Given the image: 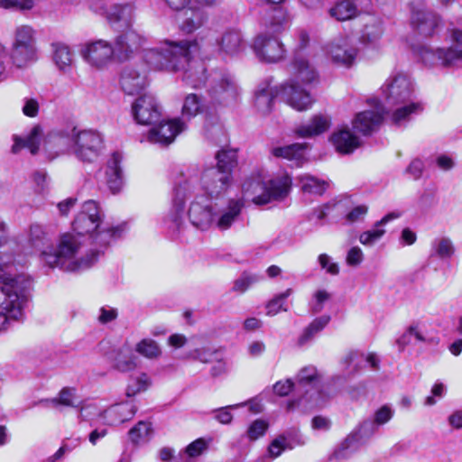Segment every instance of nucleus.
<instances>
[{
    "label": "nucleus",
    "instance_id": "16",
    "mask_svg": "<svg viewBox=\"0 0 462 462\" xmlns=\"http://www.w3.org/2000/svg\"><path fill=\"white\" fill-rule=\"evenodd\" d=\"M118 34L115 39L114 46L116 56L120 60L129 59L138 51L145 42V38L133 27L116 32Z\"/></svg>",
    "mask_w": 462,
    "mask_h": 462
},
{
    "label": "nucleus",
    "instance_id": "45",
    "mask_svg": "<svg viewBox=\"0 0 462 462\" xmlns=\"http://www.w3.org/2000/svg\"><path fill=\"white\" fill-rule=\"evenodd\" d=\"M330 321V316L323 315L316 318L298 338V346H303L312 340L314 336L321 331Z\"/></svg>",
    "mask_w": 462,
    "mask_h": 462
},
{
    "label": "nucleus",
    "instance_id": "13",
    "mask_svg": "<svg viewBox=\"0 0 462 462\" xmlns=\"http://www.w3.org/2000/svg\"><path fill=\"white\" fill-rule=\"evenodd\" d=\"M245 200L242 198H232L222 205H215L214 228L225 232L232 228L242 217Z\"/></svg>",
    "mask_w": 462,
    "mask_h": 462
},
{
    "label": "nucleus",
    "instance_id": "25",
    "mask_svg": "<svg viewBox=\"0 0 462 462\" xmlns=\"http://www.w3.org/2000/svg\"><path fill=\"white\" fill-rule=\"evenodd\" d=\"M366 363L373 370L377 371L380 367V359L374 353L364 354L359 351H349L342 359V364L346 365V375L350 376L358 373L363 368V363Z\"/></svg>",
    "mask_w": 462,
    "mask_h": 462
},
{
    "label": "nucleus",
    "instance_id": "31",
    "mask_svg": "<svg viewBox=\"0 0 462 462\" xmlns=\"http://www.w3.org/2000/svg\"><path fill=\"white\" fill-rule=\"evenodd\" d=\"M218 51L223 57H234L244 48L241 32L235 29L226 30L217 42Z\"/></svg>",
    "mask_w": 462,
    "mask_h": 462
},
{
    "label": "nucleus",
    "instance_id": "48",
    "mask_svg": "<svg viewBox=\"0 0 462 462\" xmlns=\"http://www.w3.org/2000/svg\"><path fill=\"white\" fill-rule=\"evenodd\" d=\"M291 23V17L286 9L282 7L273 8L272 15L266 22V26L273 32H282Z\"/></svg>",
    "mask_w": 462,
    "mask_h": 462
},
{
    "label": "nucleus",
    "instance_id": "21",
    "mask_svg": "<svg viewBox=\"0 0 462 462\" xmlns=\"http://www.w3.org/2000/svg\"><path fill=\"white\" fill-rule=\"evenodd\" d=\"M231 176L227 171L216 167L205 170L201 176V186L211 199H217L225 193L230 185Z\"/></svg>",
    "mask_w": 462,
    "mask_h": 462
},
{
    "label": "nucleus",
    "instance_id": "15",
    "mask_svg": "<svg viewBox=\"0 0 462 462\" xmlns=\"http://www.w3.org/2000/svg\"><path fill=\"white\" fill-rule=\"evenodd\" d=\"M411 23L414 29L423 35H431L438 26L439 19L429 10L422 0H415L410 4Z\"/></svg>",
    "mask_w": 462,
    "mask_h": 462
},
{
    "label": "nucleus",
    "instance_id": "11",
    "mask_svg": "<svg viewBox=\"0 0 462 462\" xmlns=\"http://www.w3.org/2000/svg\"><path fill=\"white\" fill-rule=\"evenodd\" d=\"M385 103L388 106H397L403 102L415 100V88L411 77L398 72L390 76L381 88Z\"/></svg>",
    "mask_w": 462,
    "mask_h": 462
},
{
    "label": "nucleus",
    "instance_id": "43",
    "mask_svg": "<svg viewBox=\"0 0 462 462\" xmlns=\"http://www.w3.org/2000/svg\"><path fill=\"white\" fill-rule=\"evenodd\" d=\"M299 182L301 190L305 193L313 195H322L328 187V183L310 174H303L299 176Z\"/></svg>",
    "mask_w": 462,
    "mask_h": 462
},
{
    "label": "nucleus",
    "instance_id": "58",
    "mask_svg": "<svg viewBox=\"0 0 462 462\" xmlns=\"http://www.w3.org/2000/svg\"><path fill=\"white\" fill-rule=\"evenodd\" d=\"M103 411L93 402H84L79 406V418L82 420L92 421L97 418H102Z\"/></svg>",
    "mask_w": 462,
    "mask_h": 462
},
{
    "label": "nucleus",
    "instance_id": "40",
    "mask_svg": "<svg viewBox=\"0 0 462 462\" xmlns=\"http://www.w3.org/2000/svg\"><path fill=\"white\" fill-rule=\"evenodd\" d=\"M383 33V21L379 17H370L364 24L360 39L363 42L375 43Z\"/></svg>",
    "mask_w": 462,
    "mask_h": 462
},
{
    "label": "nucleus",
    "instance_id": "5",
    "mask_svg": "<svg viewBox=\"0 0 462 462\" xmlns=\"http://www.w3.org/2000/svg\"><path fill=\"white\" fill-rule=\"evenodd\" d=\"M13 263V260L4 261L0 257V290L5 295L0 302V330L7 328L11 320L23 319L32 285L31 280L24 274L11 273Z\"/></svg>",
    "mask_w": 462,
    "mask_h": 462
},
{
    "label": "nucleus",
    "instance_id": "34",
    "mask_svg": "<svg viewBox=\"0 0 462 462\" xmlns=\"http://www.w3.org/2000/svg\"><path fill=\"white\" fill-rule=\"evenodd\" d=\"M336 150L343 154L352 153L360 146L359 138L348 128H342L336 131L330 137Z\"/></svg>",
    "mask_w": 462,
    "mask_h": 462
},
{
    "label": "nucleus",
    "instance_id": "4",
    "mask_svg": "<svg viewBox=\"0 0 462 462\" xmlns=\"http://www.w3.org/2000/svg\"><path fill=\"white\" fill-rule=\"evenodd\" d=\"M102 143L103 138L98 132L73 127L48 134L43 149L50 160L70 153L79 161L90 162L98 157Z\"/></svg>",
    "mask_w": 462,
    "mask_h": 462
},
{
    "label": "nucleus",
    "instance_id": "52",
    "mask_svg": "<svg viewBox=\"0 0 462 462\" xmlns=\"http://www.w3.org/2000/svg\"><path fill=\"white\" fill-rule=\"evenodd\" d=\"M76 389L64 387L62 388L57 398L51 400H42L40 402H50L54 406L63 405L67 407H77Z\"/></svg>",
    "mask_w": 462,
    "mask_h": 462
},
{
    "label": "nucleus",
    "instance_id": "7",
    "mask_svg": "<svg viewBox=\"0 0 462 462\" xmlns=\"http://www.w3.org/2000/svg\"><path fill=\"white\" fill-rule=\"evenodd\" d=\"M37 32L29 24L16 25L11 34L10 59L19 69L37 60Z\"/></svg>",
    "mask_w": 462,
    "mask_h": 462
},
{
    "label": "nucleus",
    "instance_id": "59",
    "mask_svg": "<svg viewBox=\"0 0 462 462\" xmlns=\"http://www.w3.org/2000/svg\"><path fill=\"white\" fill-rule=\"evenodd\" d=\"M268 429V423L263 420H255L253 421L246 431V437L249 440L254 441L263 436Z\"/></svg>",
    "mask_w": 462,
    "mask_h": 462
},
{
    "label": "nucleus",
    "instance_id": "18",
    "mask_svg": "<svg viewBox=\"0 0 462 462\" xmlns=\"http://www.w3.org/2000/svg\"><path fill=\"white\" fill-rule=\"evenodd\" d=\"M132 115L137 124L152 125L160 119L161 111L155 97L151 94H144L132 104Z\"/></svg>",
    "mask_w": 462,
    "mask_h": 462
},
{
    "label": "nucleus",
    "instance_id": "30",
    "mask_svg": "<svg viewBox=\"0 0 462 462\" xmlns=\"http://www.w3.org/2000/svg\"><path fill=\"white\" fill-rule=\"evenodd\" d=\"M120 84L127 95L138 94L147 85L146 75L134 68L127 67L121 74Z\"/></svg>",
    "mask_w": 462,
    "mask_h": 462
},
{
    "label": "nucleus",
    "instance_id": "41",
    "mask_svg": "<svg viewBox=\"0 0 462 462\" xmlns=\"http://www.w3.org/2000/svg\"><path fill=\"white\" fill-rule=\"evenodd\" d=\"M138 365L137 356H134L130 347L123 346L114 359V367L120 372H130Z\"/></svg>",
    "mask_w": 462,
    "mask_h": 462
},
{
    "label": "nucleus",
    "instance_id": "57",
    "mask_svg": "<svg viewBox=\"0 0 462 462\" xmlns=\"http://www.w3.org/2000/svg\"><path fill=\"white\" fill-rule=\"evenodd\" d=\"M385 234V230L381 227H374L371 230L364 231L359 235V242L365 245L371 247L374 245Z\"/></svg>",
    "mask_w": 462,
    "mask_h": 462
},
{
    "label": "nucleus",
    "instance_id": "38",
    "mask_svg": "<svg viewBox=\"0 0 462 462\" xmlns=\"http://www.w3.org/2000/svg\"><path fill=\"white\" fill-rule=\"evenodd\" d=\"M455 245L452 239L448 236H442L435 237L430 243V258H435L446 262L449 261L455 255Z\"/></svg>",
    "mask_w": 462,
    "mask_h": 462
},
{
    "label": "nucleus",
    "instance_id": "28",
    "mask_svg": "<svg viewBox=\"0 0 462 462\" xmlns=\"http://www.w3.org/2000/svg\"><path fill=\"white\" fill-rule=\"evenodd\" d=\"M291 80V78L285 83L282 84L279 88L275 89H273L268 82L262 83L255 91V106L258 111L263 114L269 113L273 106V98L276 96H280L282 100L289 105L282 97V88Z\"/></svg>",
    "mask_w": 462,
    "mask_h": 462
},
{
    "label": "nucleus",
    "instance_id": "56",
    "mask_svg": "<svg viewBox=\"0 0 462 462\" xmlns=\"http://www.w3.org/2000/svg\"><path fill=\"white\" fill-rule=\"evenodd\" d=\"M151 384V379L146 374H142L135 377L126 388L128 397L134 396L138 393L144 392Z\"/></svg>",
    "mask_w": 462,
    "mask_h": 462
},
{
    "label": "nucleus",
    "instance_id": "36",
    "mask_svg": "<svg viewBox=\"0 0 462 462\" xmlns=\"http://www.w3.org/2000/svg\"><path fill=\"white\" fill-rule=\"evenodd\" d=\"M320 377L321 376L315 366L309 365L303 367L296 376V392H305V393L308 394L310 390H316L320 382ZM315 393L319 395V393L317 391H315Z\"/></svg>",
    "mask_w": 462,
    "mask_h": 462
},
{
    "label": "nucleus",
    "instance_id": "50",
    "mask_svg": "<svg viewBox=\"0 0 462 462\" xmlns=\"http://www.w3.org/2000/svg\"><path fill=\"white\" fill-rule=\"evenodd\" d=\"M152 423L141 420L128 431V436L134 444H141L147 442L152 437Z\"/></svg>",
    "mask_w": 462,
    "mask_h": 462
},
{
    "label": "nucleus",
    "instance_id": "24",
    "mask_svg": "<svg viewBox=\"0 0 462 462\" xmlns=\"http://www.w3.org/2000/svg\"><path fill=\"white\" fill-rule=\"evenodd\" d=\"M135 7L132 4H116L111 5L106 18L115 32L133 27Z\"/></svg>",
    "mask_w": 462,
    "mask_h": 462
},
{
    "label": "nucleus",
    "instance_id": "20",
    "mask_svg": "<svg viewBox=\"0 0 462 462\" xmlns=\"http://www.w3.org/2000/svg\"><path fill=\"white\" fill-rule=\"evenodd\" d=\"M373 109L358 113L353 120V127L364 135L377 130L383 122L384 108L377 99H371Z\"/></svg>",
    "mask_w": 462,
    "mask_h": 462
},
{
    "label": "nucleus",
    "instance_id": "61",
    "mask_svg": "<svg viewBox=\"0 0 462 462\" xmlns=\"http://www.w3.org/2000/svg\"><path fill=\"white\" fill-rule=\"evenodd\" d=\"M287 449H291V446L290 444H285L284 438L280 437L279 435L270 443L268 447V454L272 458H276Z\"/></svg>",
    "mask_w": 462,
    "mask_h": 462
},
{
    "label": "nucleus",
    "instance_id": "12",
    "mask_svg": "<svg viewBox=\"0 0 462 462\" xmlns=\"http://www.w3.org/2000/svg\"><path fill=\"white\" fill-rule=\"evenodd\" d=\"M253 50L260 61L268 64L282 61L287 54L282 42L268 32L260 33L254 38Z\"/></svg>",
    "mask_w": 462,
    "mask_h": 462
},
{
    "label": "nucleus",
    "instance_id": "51",
    "mask_svg": "<svg viewBox=\"0 0 462 462\" xmlns=\"http://www.w3.org/2000/svg\"><path fill=\"white\" fill-rule=\"evenodd\" d=\"M262 279L263 277L259 274L244 272L236 280H235L232 291L240 294L244 293Z\"/></svg>",
    "mask_w": 462,
    "mask_h": 462
},
{
    "label": "nucleus",
    "instance_id": "63",
    "mask_svg": "<svg viewBox=\"0 0 462 462\" xmlns=\"http://www.w3.org/2000/svg\"><path fill=\"white\" fill-rule=\"evenodd\" d=\"M219 356V352L210 348L196 349L193 353V357L202 363H211Z\"/></svg>",
    "mask_w": 462,
    "mask_h": 462
},
{
    "label": "nucleus",
    "instance_id": "42",
    "mask_svg": "<svg viewBox=\"0 0 462 462\" xmlns=\"http://www.w3.org/2000/svg\"><path fill=\"white\" fill-rule=\"evenodd\" d=\"M134 351L148 360H158L162 355V350L159 343L149 337L143 338L137 342L134 346Z\"/></svg>",
    "mask_w": 462,
    "mask_h": 462
},
{
    "label": "nucleus",
    "instance_id": "46",
    "mask_svg": "<svg viewBox=\"0 0 462 462\" xmlns=\"http://www.w3.org/2000/svg\"><path fill=\"white\" fill-rule=\"evenodd\" d=\"M331 17L337 21H346L356 16L357 5L351 0H343L329 9Z\"/></svg>",
    "mask_w": 462,
    "mask_h": 462
},
{
    "label": "nucleus",
    "instance_id": "14",
    "mask_svg": "<svg viewBox=\"0 0 462 462\" xmlns=\"http://www.w3.org/2000/svg\"><path fill=\"white\" fill-rule=\"evenodd\" d=\"M324 51L332 62L348 68L354 63L358 49L348 37L340 36L329 42Z\"/></svg>",
    "mask_w": 462,
    "mask_h": 462
},
{
    "label": "nucleus",
    "instance_id": "33",
    "mask_svg": "<svg viewBox=\"0 0 462 462\" xmlns=\"http://www.w3.org/2000/svg\"><path fill=\"white\" fill-rule=\"evenodd\" d=\"M122 156L114 152L106 169V184L112 193L119 192L124 185L123 171L120 166Z\"/></svg>",
    "mask_w": 462,
    "mask_h": 462
},
{
    "label": "nucleus",
    "instance_id": "49",
    "mask_svg": "<svg viewBox=\"0 0 462 462\" xmlns=\"http://www.w3.org/2000/svg\"><path fill=\"white\" fill-rule=\"evenodd\" d=\"M206 106L202 103L200 97L197 94H189L183 101L181 115L188 120L196 116L205 110Z\"/></svg>",
    "mask_w": 462,
    "mask_h": 462
},
{
    "label": "nucleus",
    "instance_id": "6",
    "mask_svg": "<svg viewBox=\"0 0 462 462\" xmlns=\"http://www.w3.org/2000/svg\"><path fill=\"white\" fill-rule=\"evenodd\" d=\"M104 214L95 200L85 201L73 223V230L79 236L88 235L92 244L103 251L120 239L126 230L125 224L116 226L103 223Z\"/></svg>",
    "mask_w": 462,
    "mask_h": 462
},
{
    "label": "nucleus",
    "instance_id": "54",
    "mask_svg": "<svg viewBox=\"0 0 462 462\" xmlns=\"http://www.w3.org/2000/svg\"><path fill=\"white\" fill-rule=\"evenodd\" d=\"M168 5L176 11L182 10L186 7L189 9L211 6L219 2V0H165Z\"/></svg>",
    "mask_w": 462,
    "mask_h": 462
},
{
    "label": "nucleus",
    "instance_id": "32",
    "mask_svg": "<svg viewBox=\"0 0 462 462\" xmlns=\"http://www.w3.org/2000/svg\"><path fill=\"white\" fill-rule=\"evenodd\" d=\"M307 150L306 143H291L283 146H273L270 150V153L278 159H284L300 166L305 161V152Z\"/></svg>",
    "mask_w": 462,
    "mask_h": 462
},
{
    "label": "nucleus",
    "instance_id": "44",
    "mask_svg": "<svg viewBox=\"0 0 462 462\" xmlns=\"http://www.w3.org/2000/svg\"><path fill=\"white\" fill-rule=\"evenodd\" d=\"M202 7L189 9L190 14L188 15L186 13L185 19L180 24V29L184 33H192L196 30L199 29L205 23L207 17Z\"/></svg>",
    "mask_w": 462,
    "mask_h": 462
},
{
    "label": "nucleus",
    "instance_id": "26",
    "mask_svg": "<svg viewBox=\"0 0 462 462\" xmlns=\"http://www.w3.org/2000/svg\"><path fill=\"white\" fill-rule=\"evenodd\" d=\"M190 190L191 183L189 180H183L174 188L172 199L173 213L169 217L170 228L178 229L180 227L186 198L190 194Z\"/></svg>",
    "mask_w": 462,
    "mask_h": 462
},
{
    "label": "nucleus",
    "instance_id": "53",
    "mask_svg": "<svg viewBox=\"0 0 462 462\" xmlns=\"http://www.w3.org/2000/svg\"><path fill=\"white\" fill-rule=\"evenodd\" d=\"M217 160L216 168L227 171L231 176V171L237 162L236 150H222L217 152Z\"/></svg>",
    "mask_w": 462,
    "mask_h": 462
},
{
    "label": "nucleus",
    "instance_id": "47",
    "mask_svg": "<svg viewBox=\"0 0 462 462\" xmlns=\"http://www.w3.org/2000/svg\"><path fill=\"white\" fill-rule=\"evenodd\" d=\"M51 235L45 226L39 223H32L28 230V241L35 248L41 249L51 242Z\"/></svg>",
    "mask_w": 462,
    "mask_h": 462
},
{
    "label": "nucleus",
    "instance_id": "35",
    "mask_svg": "<svg viewBox=\"0 0 462 462\" xmlns=\"http://www.w3.org/2000/svg\"><path fill=\"white\" fill-rule=\"evenodd\" d=\"M396 106L392 114L391 120L397 126L405 125L414 116L420 114L423 110L422 104L416 100L403 102Z\"/></svg>",
    "mask_w": 462,
    "mask_h": 462
},
{
    "label": "nucleus",
    "instance_id": "22",
    "mask_svg": "<svg viewBox=\"0 0 462 462\" xmlns=\"http://www.w3.org/2000/svg\"><path fill=\"white\" fill-rule=\"evenodd\" d=\"M82 58L91 66L101 68L106 65L115 55L116 49L109 42L98 40L85 44L80 50Z\"/></svg>",
    "mask_w": 462,
    "mask_h": 462
},
{
    "label": "nucleus",
    "instance_id": "9",
    "mask_svg": "<svg viewBox=\"0 0 462 462\" xmlns=\"http://www.w3.org/2000/svg\"><path fill=\"white\" fill-rule=\"evenodd\" d=\"M450 42V46L447 49L423 48L420 51L422 61L430 66L460 67L462 65V30L453 29L451 31Z\"/></svg>",
    "mask_w": 462,
    "mask_h": 462
},
{
    "label": "nucleus",
    "instance_id": "17",
    "mask_svg": "<svg viewBox=\"0 0 462 462\" xmlns=\"http://www.w3.org/2000/svg\"><path fill=\"white\" fill-rule=\"evenodd\" d=\"M378 430V426L372 420H364L357 430L348 436L335 451L337 459H344L352 455L358 448V443L370 439Z\"/></svg>",
    "mask_w": 462,
    "mask_h": 462
},
{
    "label": "nucleus",
    "instance_id": "1",
    "mask_svg": "<svg viewBox=\"0 0 462 462\" xmlns=\"http://www.w3.org/2000/svg\"><path fill=\"white\" fill-rule=\"evenodd\" d=\"M199 51L197 40L166 41L162 45L145 51L144 60L153 69L183 71V81L194 88L207 86L209 77L202 62L194 61Z\"/></svg>",
    "mask_w": 462,
    "mask_h": 462
},
{
    "label": "nucleus",
    "instance_id": "2",
    "mask_svg": "<svg viewBox=\"0 0 462 462\" xmlns=\"http://www.w3.org/2000/svg\"><path fill=\"white\" fill-rule=\"evenodd\" d=\"M84 241L79 235L64 234L55 248L42 250L41 261L48 267L67 273H79L91 268L104 254L102 249L91 247L83 251Z\"/></svg>",
    "mask_w": 462,
    "mask_h": 462
},
{
    "label": "nucleus",
    "instance_id": "37",
    "mask_svg": "<svg viewBox=\"0 0 462 462\" xmlns=\"http://www.w3.org/2000/svg\"><path fill=\"white\" fill-rule=\"evenodd\" d=\"M330 125V120L327 116L316 115L308 123L299 125L295 134L302 138L313 137L326 132Z\"/></svg>",
    "mask_w": 462,
    "mask_h": 462
},
{
    "label": "nucleus",
    "instance_id": "23",
    "mask_svg": "<svg viewBox=\"0 0 462 462\" xmlns=\"http://www.w3.org/2000/svg\"><path fill=\"white\" fill-rule=\"evenodd\" d=\"M188 215L196 228L202 231L214 228L215 206L205 203L203 197H197L191 202Z\"/></svg>",
    "mask_w": 462,
    "mask_h": 462
},
{
    "label": "nucleus",
    "instance_id": "8",
    "mask_svg": "<svg viewBox=\"0 0 462 462\" xmlns=\"http://www.w3.org/2000/svg\"><path fill=\"white\" fill-rule=\"evenodd\" d=\"M291 178L287 173H281L270 179L263 180H247L243 185L245 192L252 191L255 195L252 200L256 205H266L272 201H280L286 198L291 189Z\"/></svg>",
    "mask_w": 462,
    "mask_h": 462
},
{
    "label": "nucleus",
    "instance_id": "64",
    "mask_svg": "<svg viewBox=\"0 0 462 462\" xmlns=\"http://www.w3.org/2000/svg\"><path fill=\"white\" fill-rule=\"evenodd\" d=\"M424 168V162L419 158H415L410 162L405 172L409 174L411 178L417 180L422 176Z\"/></svg>",
    "mask_w": 462,
    "mask_h": 462
},
{
    "label": "nucleus",
    "instance_id": "60",
    "mask_svg": "<svg viewBox=\"0 0 462 462\" xmlns=\"http://www.w3.org/2000/svg\"><path fill=\"white\" fill-rule=\"evenodd\" d=\"M394 415V410L388 404L381 406L374 411L373 420L379 427L389 422Z\"/></svg>",
    "mask_w": 462,
    "mask_h": 462
},
{
    "label": "nucleus",
    "instance_id": "10",
    "mask_svg": "<svg viewBox=\"0 0 462 462\" xmlns=\"http://www.w3.org/2000/svg\"><path fill=\"white\" fill-rule=\"evenodd\" d=\"M208 93L213 106H227L235 102L239 95L236 80L226 70H215L209 74Z\"/></svg>",
    "mask_w": 462,
    "mask_h": 462
},
{
    "label": "nucleus",
    "instance_id": "27",
    "mask_svg": "<svg viewBox=\"0 0 462 462\" xmlns=\"http://www.w3.org/2000/svg\"><path fill=\"white\" fill-rule=\"evenodd\" d=\"M135 412L136 407L134 403L129 402L117 403L103 411L102 420L106 425L117 426L130 420Z\"/></svg>",
    "mask_w": 462,
    "mask_h": 462
},
{
    "label": "nucleus",
    "instance_id": "3",
    "mask_svg": "<svg viewBox=\"0 0 462 462\" xmlns=\"http://www.w3.org/2000/svg\"><path fill=\"white\" fill-rule=\"evenodd\" d=\"M299 43L291 63V80L282 88L283 99L297 111L311 107L314 99L306 87L318 81L316 69L306 59L302 51L307 47L310 37L306 31L298 32Z\"/></svg>",
    "mask_w": 462,
    "mask_h": 462
},
{
    "label": "nucleus",
    "instance_id": "19",
    "mask_svg": "<svg viewBox=\"0 0 462 462\" xmlns=\"http://www.w3.org/2000/svg\"><path fill=\"white\" fill-rule=\"evenodd\" d=\"M186 125L180 118L163 120L152 127L148 134V140L162 146L171 144L176 136L184 131Z\"/></svg>",
    "mask_w": 462,
    "mask_h": 462
},
{
    "label": "nucleus",
    "instance_id": "39",
    "mask_svg": "<svg viewBox=\"0 0 462 462\" xmlns=\"http://www.w3.org/2000/svg\"><path fill=\"white\" fill-rule=\"evenodd\" d=\"M52 60L61 72H69L73 64V53L70 48L62 42H53L51 44Z\"/></svg>",
    "mask_w": 462,
    "mask_h": 462
},
{
    "label": "nucleus",
    "instance_id": "55",
    "mask_svg": "<svg viewBox=\"0 0 462 462\" xmlns=\"http://www.w3.org/2000/svg\"><path fill=\"white\" fill-rule=\"evenodd\" d=\"M292 293L291 289H287L285 291L278 294L266 304V313L269 316H274L280 311H287L284 307L285 300Z\"/></svg>",
    "mask_w": 462,
    "mask_h": 462
},
{
    "label": "nucleus",
    "instance_id": "62",
    "mask_svg": "<svg viewBox=\"0 0 462 462\" xmlns=\"http://www.w3.org/2000/svg\"><path fill=\"white\" fill-rule=\"evenodd\" d=\"M280 437L284 438L285 444H290L291 449L296 446H302L306 443L304 437L300 434L298 430H290L281 434Z\"/></svg>",
    "mask_w": 462,
    "mask_h": 462
},
{
    "label": "nucleus",
    "instance_id": "29",
    "mask_svg": "<svg viewBox=\"0 0 462 462\" xmlns=\"http://www.w3.org/2000/svg\"><path fill=\"white\" fill-rule=\"evenodd\" d=\"M42 135V129L38 125H33L30 132L23 137L14 135V144L11 149L12 152L18 153L22 149L27 148L32 154H36L39 152Z\"/></svg>",
    "mask_w": 462,
    "mask_h": 462
}]
</instances>
